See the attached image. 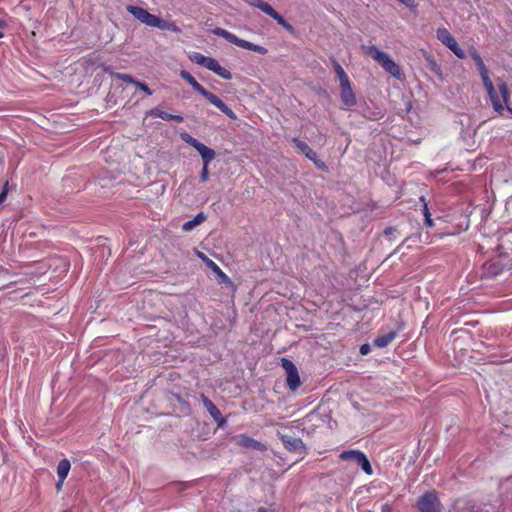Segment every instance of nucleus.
Listing matches in <instances>:
<instances>
[{"instance_id": "obj_1", "label": "nucleus", "mask_w": 512, "mask_h": 512, "mask_svg": "<svg viewBox=\"0 0 512 512\" xmlns=\"http://www.w3.org/2000/svg\"><path fill=\"white\" fill-rule=\"evenodd\" d=\"M361 50L371 56L388 74L398 80H404V73L401 67L390 57L389 54L381 51L374 45H362Z\"/></svg>"}, {"instance_id": "obj_2", "label": "nucleus", "mask_w": 512, "mask_h": 512, "mask_svg": "<svg viewBox=\"0 0 512 512\" xmlns=\"http://www.w3.org/2000/svg\"><path fill=\"white\" fill-rule=\"evenodd\" d=\"M361 50L371 56L388 74L398 80H404V73L401 67L390 57L389 54L381 51L374 45H362Z\"/></svg>"}, {"instance_id": "obj_3", "label": "nucleus", "mask_w": 512, "mask_h": 512, "mask_svg": "<svg viewBox=\"0 0 512 512\" xmlns=\"http://www.w3.org/2000/svg\"><path fill=\"white\" fill-rule=\"evenodd\" d=\"M181 78L187 81L192 88L205 97L212 105L216 106L230 119L235 120L236 114L215 94L206 90L188 71L182 70L180 72Z\"/></svg>"}, {"instance_id": "obj_4", "label": "nucleus", "mask_w": 512, "mask_h": 512, "mask_svg": "<svg viewBox=\"0 0 512 512\" xmlns=\"http://www.w3.org/2000/svg\"><path fill=\"white\" fill-rule=\"evenodd\" d=\"M482 82L488 93L494 110L497 111L498 113H502L504 111V107L508 106L510 100V92L506 83L501 79L498 80V89L501 95L500 99L490 77H488L487 80H482Z\"/></svg>"}, {"instance_id": "obj_5", "label": "nucleus", "mask_w": 512, "mask_h": 512, "mask_svg": "<svg viewBox=\"0 0 512 512\" xmlns=\"http://www.w3.org/2000/svg\"><path fill=\"white\" fill-rule=\"evenodd\" d=\"M213 34L226 39L228 42L235 44L238 47H241V48H244L247 50H251V51L257 52L259 54L267 53V49L265 47L251 43L244 39H240L235 34L229 32L223 28H215L213 30Z\"/></svg>"}, {"instance_id": "obj_6", "label": "nucleus", "mask_w": 512, "mask_h": 512, "mask_svg": "<svg viewBox=\"0 0 512 512\" xmlns=\"http://www.w3.org/2000/svg\"><path fill=\"white\" fill-rule=\"evenodd\" d=\"M339 457L343 461H348V460L355 461L367 475L373 474L372 466H371L368 458L366 457V455L363 452L358 451V450H347V451H343L339 455Z\"/></svg>"}, {"instance_id": "obj_7", "label": "nucleus", "mask_w": 512, "mask_h": 512, "mask_svg": "<svg viewBox=\"0 0 512 512\" xmlns=\"http://www.w3.org/2000/svg\"><path fill=\"white\" fill-rule=\"evenodd\" d=\"M436 35L438 40L448 47L458 58L463 59L465 57V53L463 49H461L456 41V39L452 36V34L444 27L438 28L436 31Z\"/></svg>"}, {"instance_id": "obj_8", "label": "nucleus", "mask_w": 512, "mask_h": 512, "mask_svg": "<svg viewBox=\"0 0 512 512\" xmlns=\"http://www.w3.org/2000/svg\"><path fill=\"white\" fill-rule=\"evenodd\" d=\"M281 364L287 374V386L293 391L296 390L301 384L297 367L286 358L281 359Z\"/></svg>"}, {"instance_id": "obj_9", "label": "nucleus", "mask_w": 512, "mask_h": 512, "mask_svg": "<svg viewBox=\"0 0 512 512\" xmlns=\"http://www.w3.org/2000/svg\"><path fill=\"white\" fill-rule=\"evenodd\" d=\"M420 512H441V505L435 493H426L418 501Z\"/></svg>"}, {"instance_id": "obj_10", "label": "nucleus", "mask_w": 512, "mask_h": 512, "mask_svg": "<svg viewBox=\"0 0 512 512\" xmlns=\"http://www.w3.org/2000/svg\"><path fill=\"white\" fill-rule=\"evenodd\" d=\"M196 255L213 273L217 275L220 283L231 284L230 278L222 271V269L213 260L208 258L203 252L200 251H196Z\"/></svg>"}, {"instance_id": "obj_11", "label": "nucleus", "mask_w": 512, "mask_h": 512, "mask_svg": "<svg viewBox=\"0 0 512 512\" xmlns=\"http://www.w3.org/2000/svg\"><path fill=\"white\" fill-rule=\"evenodd\" d=\"M340 99L347 107H351L356 104L357 100L352 89L351 81L340 84Z\"/></svg>"}, {"instance_id": "obj_12", "label": "nucleus", "mask_w": 512, "mask_h": 512, "mask_svg": "<svg viewBox=\"0 0 512 512\" xmlns=\"http://www.w3.org/2000/svg\"><path fill=\"white\" fill-rule=\"evenodd\" d=\"M280 439L283 442L285 448L288 450L299 454H303L305 452V446L300 438L288 435H280Z\"/></svg>"}, {"instance_id": "obj_13", "label": "nucleus", "mask_w": 512, "mask_h": 512, "mask_svg": "<svg viewBox=\"0 0 512 512\" xmlns=\"http://www.w3.org/2000/svg\"><path fill=\"white\" fill-rule=\"evenodd\" d=\"M235 441H236V444L241 446V447H244V448H248V449H252V450H259V451H265L267 449L266 445L251 438V437H248L246 435H239L235 438Z\"/></svg>"}, {"instance_id": "obj_14", "label": "nucleus", "mask_w": 512, "mask_h": 512, "mask_svg": "<svg viewBox=\"0 0 512 512\" xmlns=\"http://www.w3.org/2000/svg\"><path fill=\"white\" fill-rule=\"evenodd\" d=\"M205 68L214 72L225 80H230L232 78V73L228 69L222 67L220 63L212 57L209 58Z\"/></svg>"}, {"instance_id": "obj_15", "label": "nucleus", "mask_w": 512, "mask_h": 512, "mask_svg": "<svg viewBox=\"0 0 512 512\" xmlns=\"http://www.w3.org/2000/svg\"><path fill=\"white\" fill-rule=\"evenodd\" d=\"M70 462L68 459H62L57 466V475H58V483L56 487L58 490L61 489L64 480L66 479L69 471H70Z\"/></svg>"}, {"instance_id": "obj_16", "label": "nucleus", "mask_w": 512, "mask_h": 512, "mask_svg": "<svg viewBox=\"0 0 512 512\" xmlns=\"http://www.w3.org/2000/svg\"><path fill=\"white\" fill-rule=\"evenodd\" d=\"M195 149L201 155L203 164H205V166H209L210 162L215 158V151L201 142L196 145Z\"/></svg>"}, {"instance_id": "obj_17", "label": "nucleus", "mask_w": 512, "mask_h": 512, "mask_svg": "<svg viewBox=\"0 0 512 512\" xmlns=\"http://www.w3.org/2000/svg\"><path fill=\"white\" fill-rule=\"evenodd\" d=\"M471 56L477 66V69L481 76V79L487 80V78L489 77V71H488L487 67L485 66L481 56L479 55V53L477 51H473Z\"/></svg>"}, {"instance_id": "obj_18", "label": "nucleus", "mask_w": 512, "mask_h": 512, "mask_svg": "<svg viewBox=\"0 0 512 512\" xmlns=\"http://www.w3.org/2000/svg\"><path fill=\"white\" fill-rule=\"evenodd\" d=\"M293 142L295 143L296 147L301 151V153H303L309 160L315 161L317 154L309 147L307 143L298 139H294Z\"/></svg>"}, {"instance_id": "obj_19", "label": "nucleus", "mask_w": 512, "mask_h": 512, "mask_svg": "<svg viewBox=\"0 0 512 512\" xmlns=\"http://www.w3.org/2000/svg\"><path fill=\"white\" fill-rule=\"evenodd\" d=\"M206 220V216L203 212L198 213L192 220L186 221L183 224V230L190 231L196 226L200 225Z\"/></svg>"}, {"instance_id": "obj_20", "label": "nucleus", "mask_w": 512, "mask_h": 512, "mask_svg": "<svg viewBox=\"0 0 512 512\" xmlns=\"http://www.w3.org/2000/svg\"><path fill=\"white\" fill-rule=\"evenodd\" d=\"M270 17H272L279 25H281L284 29H286L289 32L293 31V27L281 16L277 11H275L273 8L269 10L267 13Z\"/></svg>"}, {"instance_id": "obj_21", "label": "nucleus", "mask_w": 512, "mask_h": 512, "mask_svg": "<svg viewBox=\"0 0 512 512\" xmlns=\"http://www.w3.org/2000/svg\"><path fill=\"white\" fill-rule=\"evenodd\" d=\"M396 337L395 332H389L385 335L379 336L374 340V344L377 347L383 348L390 344Z\"/></svg>"}, {"instance_id": "obj_22", "label": "nucleus", "mask_w": 512, "mask_h": 512, "mask_svg": "<svg viewBox=\"0 0 512 512\" xmlns=\"http://www.w3.org/2000/svg\"><path fill=\"white\" fill-rule=\"evenodd\" d=\"M151 115L155 116V117H159L163 120H176L177 122H182L183 121V117L180 116V115H172V114H169L167 112H164L160 109H153L151 111Z\"/></svg>"}, {"instance_id": "obj_23", "label": "nucleus", "mask_w": 512, "mask_h": 512, "mask_svg": "<svg viewBox=\"0 0 512 512\" xmlns=\"http://www.w3.org/2000/svg\"><path fill=\"white\" fill-rule=\"evenodd\" d=\"M127 11L131 13L137 20H139L141 23L145 19V16L147 15L148 11L142 7L134 6V5H128Z\"/></svg>"}, {"instance_id": "obj_24", "label": "nucleus", "mask_w": 512, "mask_h": 512, "mask_svg": "<svg viewBox=\"0 0 512 512\" xmlns=\"http://www.w3.org/2000/svg\"><path fill=\"white\" fill-rule=\"evenodd\" d=\"M332 65H333L334 72L339 80V84L350 81L347 73L345 72L343 67L336 60H333Z\"/></svg>"}, {"instance_id": "obj_25", "label": "nucleus", "mask_w": 512, "mask_h": 512, "mask_svg": "<svg viewBox=\"0 0 512 512\" xmlns=\"http://www.w3.org/2000/svg\"><path fill=\"white\" fill-rule=\"evenodd\" d=\"M246 2L253 7L259 8L265 14L269 12L272 6L263 0H246Z\"/></svg>"}, {"instance_id": "obj_26", "label": "nucleus", "mask_w": 512, "mask_h": 512, "mask_svg": "<svg viewBox=\"0 0 512 512\" xmlns=\"http://www.w3.org/2000/svg\"><path fill=\"white\" fill-rule=\"evenodd\" d=\"M209 58L210 57L204 56L203 54L198 53V52H194L190 55V60L192 62L196 63L197 65L203 66V67H206Z\"/></svg>"}, {"instance_id": "obj_27", "label": "nucleus", "mask_w": 512, "mask_h": 512, "mask_svg": "<svg viewBox=\"0 0 512 512\" xmlns=\"http://www.w3.org/2000/svg\"><path fill=\"white\" fill-rule=\"evenodd\" d=\"M203 403L207 410L209 411V413L211 414V416H213L215 419H217L221 415L217 407L207 397L203 396Z\"/></svg>"}, {"instance_id": "obj_28", "label": "nucleus", "mask_w": 512, "mask_h": 512, "mask_svg": "<svg viewBox=\"0 0 512 512\" xmlns=\"http://www.w3.org/2000/svg\"><path fill=\"white\" fill-rule=\"evenodd\" d=\"M142 23L149 27L158 28V25L160 24V18L148 12Z\"/></svg>"}, {"instance_id": "obj_29", "label": "nucleus", "mask_w": 512, "mask_h": 512, "mask_svg": "<svg viewBox=\"0 0 512 512\" xmlns=\"http://www.w3.org/2000/svg\"><path fill=\"white\" fill-rule=\"evenodd\" d=\"M158 28L161 30H168L175 33H179L180 29L176 26L174 22H168L165 20L160 19V24L158 25Z\"/></svg>"}, {"instance_id": "obj_30", "label": "nucleus", "mask_w": 512, "mask_h": 512, "mask_svg": "<svg viewBox=\"0 0 512 512\" xmlns=\"http://www.w3.org/2000/svg\"><path fill=\"white\" fill-rule=\"evenodd\" d=\"M181 139H182L183 141H185L187 144H189V145H191L192 147H194V148H195V147H196V145L199 143V141H198L196 138L192 137V136H191L190 134H188V133H182V134H181Z\"/></svg>"}, {"instance_id": "obj_31", "label": "nucleus", "mask_w": 512, "mask_h": 512, "mask_svg": "<svg viewBox=\"0 0 512 512\" xmlns=\"http://www.w3.org/2000/svg\"><path fill=\"white\" fill-rule=\"evenodd\" d=\"M115 77L119 80H122L123 82H126V83H131V84H136L137 83V80H135L131 75L129 74H122V73H117L115 75Z\"/></svg>"}, {"instance_id": "obj_32", "label": "nucleus", "mask_w": 512, "mask_h": 512, "mask_svg": "<svg viewBox=\"0 0 512 512\" xmlns=\"http://www.w3.org/2000/svg\"><path fill=\"white\" fill-rule=\"evenodd\" d=\"M424 218H425V224L429 227L433 226V220L431 218V213L429 212L428 206L425 203L423 208Z\"/></svg>"}, {"instance_id": "obj_33", "label": "nucleus", "mask_w": 512, "mask_h": 512, "mask_svg": "<svg viewBox=\"0 0 512 512\" xmlns=\"http://www.w3.org/2000/svg\"><path fill=\"white\" fill-rule=\"evenodd\" d=\"M135 86L138 87L143 92H145L147 95H151L152 94L151 89L145 83H143V82L137 81Z\"/></svg>"}, {"instance_id": "obj_34", "label": "nucleus", "mask_w": 512, "mask_h": 512, "mask_svg": "<svg viewBox=\"0 0 512 512\" xmlns=\"http://www.w3.org/2000/svg\"><path fill=\"white\" fill-rule=\"evenodd\" d=\"M397 1L412 10H415L417 7L414 0H397Z\"/></svg>"}, {"instance_id": "obj_35", "label": "nucleus", "mask_w": 512, "mask_h": 512, "mask_svg": "<svg viewBox=\"0 0 512 512\" xmlns=\"http://www.w3.org/2000/svg\"><path fill=\"white\" fill-rule=\"evenodd\" d=\"M208 176H209L208 166H205V164H203V169H202L201 175H200L201 181L206 182L208 180Z\"/></svg>"}, {"instance_id": "obj_36", "label": "nucleus", "mask_w": 512, "mask_h": 512, "mask_svg": "<svg viewBox=\"0 0 512 512\" xmlns=\"http://www.w3.org/2000/svg\"><path fill=\"white\" fill-rule=\"evenodd\" d=\"M370 351V346L368 344H363L361 347H360V353L362 355H367Z\"/></svg>"}, {"instance_id": "obj_37", "label": "nucleus", "mask_w": 512, "mask_h": 512, "mask_svg": "<svg viewBox=\"0 0 512 512\" xmlns=\"http://www.w3.org/2000/svg\"><path fill=\"white\" fill-rule=\"evenodd\" d=\"M7 189H3V191L0 193V204L5 201L7 197Z\"/></svg>"}, {"instance_id": "obj_38", "label": "nucleus", "mask_w": 512, "mask_h": 512, "mask_svg": "<svg viewBox=\"0 0 512 512\" xmlns=\"http://www.w3.org/2000/svg\"><path fill=\"white\" fill-rule=\"evenodd\" d=\"M382 512H392V506L388 503L382 506Z\"/></svg>"}, {"instance_id": "obj_39", "label": "nucleus", "mask_w": 512, "mask_h": 512, "mask_svg": "<svg viewBox=\"0 0 512 512\" xmlns=\"http://www.w3.org/2000/svg\"><path fill=\"white\" fill-rule=\"evenodd\" d=\"M313 162L319 168H324L325 167V164L322 161L318 160L317 157L315 158V161H313Z\"/></svg>"}, {"instance_id": "obj_40", "label": "nucleus", "mask_w": 512, "mask_h": 512, "mask_svg": "<svg viewBox=\"0 0 512 512\" xmlns=\"http://www.w3.org/2000/svg\"><path fill=\"white\" fill-rule=\"evenodd\" d=\"M5 25H6L5 21L2 18H0V29H3L5 27Z\"/></svg>"}, {"instance_id": "obj_41", "label": "nucleus", "mask_w": 512, "mask_h": 512, "mask_svg": "<svg viewBox=\"0 0 512 512\" xmlns=\"http://www.w3.org/2000/svg\"><path fill=\"white\" fill-rule=\"evenodd\" d=\"M257 512H271L263 507L259 508Z\"/></svg>"}, {"instance_id": "obj_42", "label": "nucleus", "mask_w": 512, "mask_h": 512, "mask_svg": "<svg viewBox=\"0 0 512 512\" xmlns=\"http://www.w3.org/2000/svg\"><path fill=\"white\" fill-rule=\"evenodd\" d=\"M391 231H392V229H391V228H388V229H386V230H385V234H388V233H390Z\"/></svg>"}]
</instances>
